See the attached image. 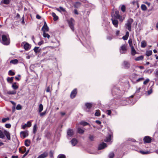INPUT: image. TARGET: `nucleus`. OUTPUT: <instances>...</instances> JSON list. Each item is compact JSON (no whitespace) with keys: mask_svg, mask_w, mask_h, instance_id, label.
<instances>
[{"mask_svg":"<svg viewBox=\"0 0 158 158\" xmlns=\"http://www.w3.org/2000/svg\"><path fill=\"white\" fill-rule=\"evenodd\" d=\"M37 130V125L36 124H35L33 127V132L34 134L36 133Z\"/></svg>","mask_w":158,"mask_h":158,"instance_id":"nucleus-45","label":"nucleus"},{"mask_svg":"<svg viewBox=\"0 0 158 158\" xmlns=\"http://www.w3.org/2000/svg\"><path fill=\"white\" fill-rule=\"evenodd\" d=\"M43 36L44 37H47L48 39L50 38V35L47 33H46L45 32H44L43 34Z\"/></svg>","mask_w":158,"mask_h":158,"instance_id":"nucleus-44","label":"nucleus"},{"mask_svg":"<svg viewBox=\"0 0 158 158\" xmlns=\"http://www.w3.org/2000/svg\"><path fill=\"white\" fill-rule=\"evenodd\" d=\"M121 10L123 12H125L126 10L125 6L124 5L122 6L121 7Z\"/></svg>","mask_w":158,"mask_h":158,"instance_id":"nucleus-53","label":"nucleus"},{"mask_svg":"<svg viewBox=\"0 0 158 158\" xmlns=\"http://www.w3.org/2000/svg\"><path fill=\"white\" fill-rule=\"evenodd\" d=\"M115 13L116 15V18L119 19L120 21H122L123 19H122V16L118 14V12L117 11L115 12Z\"/></svg>","mask_w":158,"mask_h":158,"instance_id":"nucleus-17","label":"nucleus"},{"mask_svg":"<svg viewBox=\"0 0 158 158\" xmlns=\"http://www.w3.org/2000/svg\"><path fill=\"white\" fill-rule=\"evenodd\" d=\"M19 150V151L21 153H23L26 151V148L25 147H23L22 148H20Z\"/></svg>","mask_w":158,"mask_h":158,"instance_id":"nucleus-27","label":"nucleus"},{"mask_svg":"<svg viewBox=\"0 0 158 158\" xmlns=\"http://www.w3.org/2000/svg\"><path fill=\"white\" fill-rule=\"evenodd\" d=\"M65 156L63 154H60L57 157V158H65Z\"/></svg>","mask_w":158,"mask_h":158,"instance_id":"nucleus-50","label":"nucleus"},{"mask_svg":"<svg viewBox=\"0 0 158 158\" xmlns=\"http://www.w3.org/2000/svg\"><path fill=\"white\" fill-rule=\"evenodd\" d=\"M73 12H74V13L75 14H76V15L78 14V12L77 11L76 9L74 10V11H73Z\"/></svg>","mask_w":158,"mask_h":158,"instance_id":"nucleus-63","label":"nucleus"},{"mask_svg":"<svg viewBox=\"0 0 158 158\" xmlns=\"http://www.w3.org/2000/svg\"><path fill=\"white\" fill-rule=\"evenodd\" d=\"M18 60L17 59H15L11 60L10 63L14 64H16L18 63Z\"/></svg>","mask_w":158,"mask_h":158,"instance_id":"nucleus-37","label":"nucleus"},{"mask_svg":"<svg viewBox=\"0 0 158 158\" xmlns=\"http://www.w3.org/2000/svg\"><path fill=\"white\" fill-rule=\"evenodd\" d=\"M4 135H5L8 140H10V134L9 131L6 130H4Z\"/></svg>","mask_w":158,"mask_h":158,"instance_id":"nucleus-9","label":"nucleus"},{"mask_svg":"<svg viewBox=\"0 0 158 158\" xmlns=\"http://www.w3.org/2000/svg\"><path fill=\"white\" fill-rule=\"evenodd\" d=\"M143 58V56H140L138 57H137L135 59V60L136 61H139L142 60Z\"/></svg>","mask_w":158,"mask_h":158,"instance_id":"nucleus-32","label":"nucleus"},{"mask_svg":"<svg viewBox=\"0 0 158 158\" xmlns=\"http://www.w3.org/2000/svg\"><path fill=\"white\" fill-rule=\"evenodd\" d=\"M80 124L83 126H85L89 124V123L87 122L84 121H81L80 123Z\"/></svg>","mask_w":158,"mask_h":158,"instance_id":"nucleus-41","label":"nucleus"},{"mask_svg":"<svg viewBox=\"0 0 158 158\" xmlns=\"http://www.w3.org/2000/svg\"><path fill=\"white\" fill-rule=\"evenodd\" d=\"M141 9L143 11L146 10L147 9V7L144 4H142L141 5Z\"/></svg>","mask_w":158,"mask_h":158,"instance_id":"nucleus-40","label":"nucleus"},{"mask_svg":"<svg viewBox=\"0 0 158 158\" xmlns=\"http://www.w3.org/2000/svg\"><path fill=\"white\" fill-rule=\"evenodd\" d=\"M152 51L151 50L148 51H146V54L148 56H149L152 54Z\"/></svg>","mask_w":158,"mask_h":158,"instance_id":"nucleus-42","label":"nucleus"},{"mask_svg":"<svg viewBox=\"0 0 158 158\" xmlns=\"http://www.w3.org/2000/svg\"><path fill=\"white\" fill-rule=\"evenodd\" d=\"M59 8L60 10H61V12L62 11L64 12H65L66 11L65 9L61 6H60Z\"/></svg>","mask_w":158,"mask_h":158,"instance_id":"nucleus-56","label":"nucleus"},{"mask_svg":"<svg viewBox=\"0 0 158 158\" xmlns=\"http://www.w3.org/2000/svg\"><path fill=\"white\" fill-rule=\"evenodd\" d=\"M77 130L78 133L80 134H83L85 131L84 129L80 127H78Z\"/></svg>","mask_w":158,"mask_h":158,"instance_id":"nucleus-22","label":"nucleus"},{"mask_svg":"<svg viewBox=\"0 0 158 158\" xmlns=\"http://www.w3.org/2000/svg\"><path fill=\"white\" fill-rule=\"evenodd\" d=\"M106 113L108 115H110L111 113V111L110 110H107L106 111Z\"/></svg>","mask_w":158,"mask_h":158,"instance_id":"nucleus-61","label":"nucleus"},{"mask_svg":"<svg viewBox=\"0 0 158 158\" xmlns=\"http://www.w3.org/2000/svg\"><path fill=\"white\" fill-rule=\"evenodd\" d=\"M143 141L144 143H149L152 141V139L149 136H146L143 139Z\"/></svg>","mask_w":158,"mask_h":158,"instance_id":"nucleus-7","label":"nucleus"},{"mask_svg":"<svg viewBox=\"0 0 158 158\" xmlns=\"http://www.w3.org/2000/svg\"><path fill=\"white\" fill-rule=\"evenodd\" d=\"M17 83L16 82L12 84V87L14 89L16 90L18 89L19 86L17 85Z\"/></svg>","mask_w":158,"mask_h":158,"instance_id":"nucleus-18","label":"nucleus"},{"mask_svg":"<svg viewBox=\"0 0 158 158\" xmlns=\"http://www.w3.org/2000/svg\"><path fill=\"white\" fill-rule=\"evenodd\" d=\"M30 143V140L28 139H27L25 141V145L26 146L28 147L29 146Z\"/></svg>","mask_w":158,"mask_h":158,"instance_id":"nucleus-36","label":"nucleus"},{"mask_svg":"<svg viewBox=\"0 0 158 158\" xmlns=\"http://www.w3.org/2000/svg\"><path fill=\"white\" fill-rule=\"evenodd\" d=\"M43 105L40 104L39 107V110L38 111L39 113H40L43 110Z\"/></svg>","mask_w":158,"mask_h":158,"instance_id":"nucleus-28","label":"nucleus"},{"mask_svg":"<svg viewBox=\"0 0 158 158\" xmlns=\"http://www.w3.org/2000/svg\"><path fill=\"white\" fill-rule=\"evenodd\" d=\"M128 43L129 44V45L130 47H133V45H132V41L131 39H129L128 40Z\"/></svg>","mask_w":158,"mask_h":158,"instance_id":"nucleus-49","label":"nucleus"},{"mask_svg":"<svg viewBox=\"0 0 158 158\" xmlns=\"http://www.w3.org/2000/svg\"><path fill=\"white\" fill-rule=\"evenodd\" d=\"M133 22L132 19H129L127 21V23L126 24V27L128 30L131 31V24Z\"/></svg>","mask_w":158,"mask_h":158,"instance_id":"nucleus-3","label":"nucleus"},{"mask_svg":"<svg viewBox=\"0 0 158 158\" xmlns=\"http://www.w3.org/2000/svg\"><path fill=\"white\" fill-rule=\"evenodd\" d=\"M42 30L44 32H45V31H48L49 30L48 27L47 25L45 26H43Z\"/></svg>","mask_w":158,"mask_h":158,"instance_id":"nucleus-24","label":"nucleus"},{"mask_svg":"<svg viewBox=\"0 0 158 158\" xmlns=\"http://www.w3.org/2000/svg\"><path fill=\"white\" fill-rule=\"evenodd\" d=\"M144 80V78L143 77H139L137 79V80L134 81V83H136L140 81H142Z\"/></svg>","mask_w":158,"mask_h":158,"instance_id":"nucleus-20","label":"nucleus"},{"mask_svg":"<svg viewBox=\"0 0 158 158\" xmlns=\"http://www.w3.org/2000/svg\"><path fill=\"white\" fill-rule=\"evenodd\" d=\"M140 152L143 154H145L149 153V152L148 151L144 152L143 151H140Z\"/></svg>","mask_w":158,"mask_h":158,"instance_id":"nucleus-57","label":"nucleus"},{"mask_svg":"<svg viewBox=\"0 0 158 158\" xmlns=\"http://www.w3.org/2000/svg\"><path fill=\"white\" fill-rule=\"evenodd\" d=\"M1 43L4 45H7L10 43V40L8 34L2 35V36Z\"/></svg>","mask_w":158,"mask_h":158,"instance_id":"nucleus-1","label":"nucleus"},{"mask_svg":"<svg viewBox=\"0 0 158 158\" xmlns=\"http://www.w3.org/2000/svg\"><path fill=\"white\" fill-rule=\"evenodd\" d=\"M127 50V46L126 44L123 45L120 48V52L122 54L125 53Z\"/></svg>","mask_w":158,"mask_h":158,"instance_id":"nucleus-4","label":"nucleus"},{"mask_svg":"<svg viewBox=\"0 0 158 158\" xmlns=\"http://www.w3.org/2000/svg\"><path fill=\"white\" fill-rule=\"evenodd\" d=\"M74 131L72 129H69L67 131V134L68 135L72 136L74 134Z\"/></svg>","mask_w":158,"mask_h":158,"instance_id":"nucleus-15","label":"nucleus"},{"mask_svg":"<svg viewBox=\"0 0 158 158\" xmlns=\"http://www.w3.org/2000/svg\"><path fill=\"white\" fill-rule=\"evenodd\" d=\"M31 125V121H28L27 124H25L24 125H22V128L23 129H25L26 127H30Z\"/></svg>","mask_w":158,"mask_h":158,"instance_id":"nucleus-10","label":"nucleus"},{"mask_svg":"<svg viewBox=\"0 0 158 158\" xmlns=\"http://www.w3.org/2000/svg\"><path fill=\"white\" fill-rule=\"evenodd\" d=\"M39 47H35L33 49L34 51L36 53H37L40 52V50L39 49Z\"/></svg>","mask_w":158,"mask_h":158,"instance_id":"nucleus-35","label":"nucleus"},{"mask_svg":"<svg viewBox=\"0 0 158 158\" xmlns=\"http://www.w3.org/2000/svg\"><path fill=\"white\" fill-rule=\"evenodd\" d=\"M53 152L52 151H50L49 153V156L51 157H52L53 156Z\"/></svg>","mask_w":158,"mask_h":158,"instance_id":"nucleus-59","label":"nucleus"},{"mask_svg":"<svg viewBox=\"0 0 158 158\" xmlns=\"http://www.w3.org/2000/svg\"><path fill=\"white\" fill-rule=\"evenodd\" d=\"M111 20H112V23L114 26L116 27H118V20L116 19L115 18L113 17H112Z\"/></svg>","mask_w":158,"mask_h":158,"instance_id":"nucleus-6","label":"nucleus"},{"mask_svg":"<svg viewBox=\"0 0 158 158\" xmlns=\"http://www.w3.org/2000/svg\"><path fill=\"white\" fill-rule=\"evenodd\" d=\"M31 47L28 43H25L24 45V48L26 50H28Z\"/></svg>","mask_w":158,"mask_h":158,"instance_id":"nucleus-19","label":"nucleus"},{"mask_svg":"<svg viewBox=\"0 0 158 158\" xmlns=\"http://www.w3.org/2000/svg\"><path fill=\"white\" fill-rule=\"evenodd\" d=\"M71 143L73 146H75L77 143V141L76 139H73L71 141Z\"/></svg>","mask_w":158,"mask_h":158,"instance_id":"nucleus-21","label":"nucleus"},{"mask_svg":"<svg viewBox=\"0 0 158 158\" xmlns=\"http://www.w3.org/2000/svg\"><path fill=\"white\" fill-rule=\"evenodd\" d=\"M46 111H44L42 113H40V116H43L45 115L46 114Z\"/></svg>","mask_w":158,"mask_h":158,"instance_id":"nucleus-58","label":"nucleus"},{"mask_svg":"<svg viewBox=\"0 0 158 158\" xmlns=\"http://www.w3.org/2000/svg\"><path fill=\"white\" fill-rule=\"evenodd\" d=\"M132 81L133 83H134V81L135 80H137V79L140 77V75L139 74H137L136 73H134L132 74Z\"/></svg>","mask_w":158,"mask_h":158,"instance_id":"nucleus-11","label":"nucleus"},{"mask_svg":"<svg viewBox=\"0 0 158 158\" xmlns=\"http://www.w3.org/2000/svg\"><path fill=\"white\" fill-rule=\"evenodd\" d=\"M10 0H2L1 2V4L3 3L6 4H9L10 2Z\"/></svg>","mask_w":158,"mask_h":158,"instance_id":"nucleus-31","label":"nucleus"},{"mask_svg":"<svg viewBox=\"0 0 158 158\" xmlns=\"http://www.w3.org/2000/svg\"><path fill=\"white\" fill-rule=\"evenodd\" d=\"M22 109V106L20 104H18L16 107V109L17 110H20Z\"/></svg>","mask_w":158,"mask_h":158,"instance_id":"nucleus-54","label":"nucleus"},{"mask_svg":"<svg viewBox=\"0 0 158 158\" xmlns=\"http://www.w3.org/2000/svg\"><path fill=\"white\" fill-rule=\"evenodd\" d=\"M0 138L2 139L5 138L4 131L3 132L2 131L0 130Z\"/></svg>","mask_w":158,"mask_h":158,"instance_id":"nucleus-29","label":"nucleus"},{"mask_svg":"<svg viewBox=\"0 0 158 158\" xmlns=\"http://www.w3.org/2000/svg\"><path fill=\"white\" fill-rule=\"evenodd\" d=\"M95 115L96 116H99L100 115V111L99 110H96Z\"/></svg>","mask_w":158,"mask_h":158,"instance_id":"nucleus-43","label":"nucleus"},{"mask_svg":"<svg viewBox=\"0 0 158 158\" xmlns=\"http://www.w3.org/2000/svg\"><path fill=\"white\" fill-rule=\"evenodd\" d=\"M20 134L24 138L26 137L28 135V132L27 131H23L20 132Z\"/></svg>","mask_w":158,"mask_h":158,"instance_id":"nucleus-16","label":"nucleus"},{"mask_svg":"<svg viewBox=\"0 0 158 158\" xmlns=\"http://www.w3.org/2000/svg\"><path fill=\"white\" fill-rule=\"evenodd\" d=\"M8 74L10 76H13L15 75V73L12 70H10L9 71Z\"/></svg>","mask_w":158,"mask_h":158,"instance_id":"nucleus-46","label":"nucleus"},{"mask_svg":"<svg viewBox=\"0 0 158 158\" xmlns=\"http://www.w3.org/2000/svg\"><path fill=\"white\" fill-rule=\"evenodd\" d=\"M52 15L53 17V19L54 21H56L58 19V16L54 12H52Z\"/></svg>","mask_w":158,"mask_h":158,"instance_id":"nucleus-25","label":"nucleus"},{"mask_svg":"<svg viewBox=\"0 0 158 158\" xmlns=\"http://www.w3.org/2000/svg\"><path fill=\"white\" fill-rule=\"evenodd\" d=\"M147 45V43L145 40L141 42V47L142 48H145Z\"/></svg>","mask_w":158,"mask_h":158,"instance_id":"nucleus-34","label":"nucleus"},{"mask_svg":"<svg viewBox=\"0 0 158 158\" xmlns=\"http://www.w3.org/2000/svg\"><path fill=\"white\" fill-rule=\"evenodd\" d=\"M106 147V144L104 143H102L99 145L98 147V149L99 150H101L104 148Z\"/></svg>","mask_w":158,"mask_h":158,"instance_id":"nucleus-13","label":"nucleus"},{"mask_svg":"<svg viewBox=\"0 0 158 158\" xmlns=\"http://www.w3.org/2000/svg\"><path fill=\"white\" fill-rule=\"evenodd\" d=\"M149 81L150 80L149 79H147L143 81V84L145 85H146Z\"/></svg>","mask_w":158,"mask_h":158,"instance_id":"nucleus-55","label":"nucleus"},{"mask_svg":"<svg viewBox=\"0 0 158 158\" xmlns=\"http://www.w3.org/2000/svg\"><path fill=\"white\" fill-rule=\"evenodd\" d=\"M67 21L71 29L73 31L74 30V24L75 21L74 19L73 18H71L70 19L67 20Z\"/></svg>","mask_w":158,"mask_h":158,"instance_id":"nucleus-2","label":"nucleus"},{"mask_svg":"<svg viewBox=\"0 0 158 158\" xmlns=\"http://www.w3.org/2000/svg\"><path fill=\"white\" fill-rule=\"evenodd\" d=\"M131 54L132 55H134L136 53V52L135 49L134 47H131Z\"/></svg>","mask_w":158,"mask_h":158,"instance_id":"nucleus-30","label":"nucleus"},{"mask_svg":"<svg viewBox=\"0 0 158 158\" xmlns=\"http://www.w3.org/2000/svg\"><path fill=\"white\" fill-rule=\"evenodd\" d=\"M107 39L109 40H111L112 39V36H108L107 37Z\"/></svg>","mask_w":158,"mask_h":158,"instance_id":"nucleus-64","label":"nucleus"},{"mask_svg":"<svg viewBox=\"0 0 158 158\" xmlns=\"http://www.w3.org/2000/svg\"><path fill=\"white\" fill-rule=\"evenodd\" d=\"M77 89H75L71 92L70 94V97L71 98H73L76 96L77 94Z\"/></svg>","mask_w":158,"mask_h":158,"instance_id":"nucleus-8","label":"nucleus"},{"mask_svg":"<svg viewBox=\"0 0 158 158\" xmlns=\"http://www.w3.org/2000/svg\"><path fill=\"white\" fill-rule=\"evenodd\" d=\"M13 78H14L13 77H8L7 79V80L8 82L9 81L12 82L13 81Z\"/></svg>","mask_w":158,"mask_h":158,"instance_id":"nucleus-51","label":"nucleus"},{"mask_svg":"<svg viewBox=\"0 0 158 158\" xmlns=\"http://www.w3.org/2000/svg\"><path fill=\"white\" fill-rule=\"evenodd\" d=\"M81 4V3L80 2H77L75 4L74 6L75 8H78L80 6Z\"/></svg>","mask_w":158,"mask_h":158,"instance_id":"nucleus-38","label":"nucleus"},{"mask_svg":"<svg viewBox=\"0 0 158 158\" xmlns=\"http://www.w3.org/2000/svg\"><path fill=\"white\" fill-rule=\"evenodd\" d=\"M129 35V33L127 31L126 32V35L123 37L122 38L124 40H127Z\"/></svg>","mask_w":158,"mask_h":158,"instance_id":"nucleus-26","label":"nucleus"},{"mask_svg":"<svg viewBox=\"0 0 158 158\" xmlns=\"http://www.w3.org/2000/svg\"><path fill=\"white\" fill-rule=\"evenodd\" d=\"M130 3L133 5L136 9L138 8L139 7L138 2L137 0H134L131 2Z\"/></svg>","mask_w":158,"mask_h":158,"instance_id":"nucleus-5","label":"nucleus"},{"mask_svg":"<svg viewBox=\"0 0 158 158\" xmlns=\"http://www.w3.org/2000/svg\"><path fill=\"white\" fill-rule=\"evenodd\" d=\"M94 135H90L89 136V139L91 141H93L94 140Z\"/></svg>","mask_w":158,"mask_h":158,"instance_id":"nucleus-48","label":"nucleus"},{"mask_svg":"<svg viewBox=\"0 0 158 158\" xmlns=\"http://www.w3.org/2000/svg\"><path fill=\"white\" fill-rule=\"evenodd\" d=\"M87 108L89 109L91 107L92 104L91 103H86L85 104Z\"/></svg>","mask_w":158,"mask_h":158,"instance_id":"nucleus-39","label":"nucleus"},{"mask_svg":"<svg viewBox=\"0 0 158 158\" xmlns=\"http://www.w3.org/2000/svg\"><path fill=\"white\" fill-rule=\"evenodd\" d=\"M48 153L47 152H44L43 154L39 156L37 158H45L47 156Z\"/></svg>","mask_w":158,"mask_h":158,"instance_id":"nucleus-14","label":"nucleus"},{"mask_svg":"<svg viewBox=\"0 0 158 158\" xmlns=\"http://www.w3.org/2000/svg\"><path fill=\"white\" fill-rule=\"evenodd\" d=\"M5 126L7 128H10L11 127V125L10 124H6Z\"/></svg>","mask_w":158,"mask_h":158,"instance_id":"nucleus-60","label":"nucleus"},{"mask_svg":"<svg viewBox=\"0 0 158 158\" xmlns=\"http://www.w3.org/2000/svg\"><path fill=\"white\" fill-rule=\"evenodd\" d=\"M16 93V91L15 90H13L12 91H7L6 93H5V95L6 94H15Z\"/></svg>","mask_w":158,"mask_h":158,"instance_id":"nucleus-23","label":"nucleus"},{"mask_svg":"<svg viewBox=\"0 0 158 158\" xmlns=\"http://www.w3.org/2000/svg\"><path fill=\"white\" fill-rule=\"evenodd\" d=\"M9 119V118H3L2 119V122L3 123H5Z\"/></svg>","mask_w":158,"mask_h":158,"instance_id":"nucleus-52","label":"nucleus"},{"mask_svg":"<svg viewBox=\"0 0 158 158\" xmlns=\"http://www.w3.org/2000/svg\"><path fill=\"white\" fill-rule=\"evenodd\" d=\"M124 67L126 69H128L130 66V64L129 62L127 61H124L123 63Z\"/></svg>","mask_w":158,"mask_h":158,"instance_id":"nucleus-12","label":"nucleus"},{"mask_svg":"<svg viewBox=\"0 0 158 158\" xmlns=\"http://www.w3.org/2000/svg\"><path fill=\"white\" fill-rule=\"evenodd\" d=\"M46 91L47 92H50V86H48L47 87V89L46 90Z\"/></svg>","mask_w":158,"mask_h":158,"instance_id":"nucleus-62","label":"nucleus"},{"mask_svg":"<svg viewBox=\"0 0 158 158\" xmlns=\"http://www.w3.org/2000/svg\"><path fill=\"white\" fill-rule=\"evenodd\" d=\"M114 156V153L113 152H111L109 155V158H113Z\"/></svg>","mask_w":158,"mask_h":158,"instance_id":"nucleus-47","label":"nucleus"},{"mask_svg":"<svg viewBox=\"0 0 158 158\" xmlns=\"http://www.w3.org/2000/svg\"><path fill=\"white\" fill-rule=\"evenodd\" d=\"M111 135H109L108 137L106 138V139L104 140V141L105 142H110L111 140Z\"/></svg>","mask_w":158,"mask_h":158,"instance_id":"nucleus-33","label":"nucleus"}]
</instances>
